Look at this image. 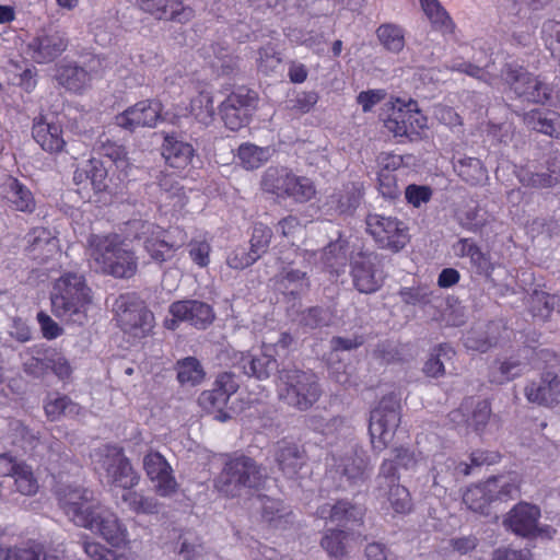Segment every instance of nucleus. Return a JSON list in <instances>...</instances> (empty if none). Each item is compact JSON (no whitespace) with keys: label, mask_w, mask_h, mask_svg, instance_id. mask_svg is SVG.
Here are the masks:
<instances>
[{"label":"nucleus","mask_w":560,"mask_h":560,"mask_svg":"<svg viewBox=\"0 0 560 560\" xmlns=\"http://www.w3.org/2000/svg\"><path fill=\"white\" fill-rule=\"evenodd\" d=\"M51 314L65 324L84 326L94 305V294L85 277L65 272L52 283L50 291Z\"/></svg>","instance_id":"obj_1"},{"label":"nucleus","mask_w":560,"mask_h":560,"mask_svg":"<svg viewBox=\"0 0 560 560\" xmlns=\"http://www.w3.org/2000/svg\"><path fill=\"white\" fill-rule=\"evenodd\" d=\"M267 478L266 469L245 455L230 457L214 479V488L226 498H237L259 489Z\"/></svg>","instance_id":"obj_2"},{"label":"nucleus","mask_w":560,"mask_h":560,"mask_svg":"<svg viewBox=\"0 0 560 560\" xmlns=\"http://www.w3.org/2000/svg\"><path fill=\"white\" fill-rule=\"evenodd\" d=\"M278 378L279 399L296 410L311 409L322 396V387L313 372L283 368Z\"/></svg>","instance_id":"obj_3"},{"label":"nucleus","mask_w":560,"mask_h":560,"mask_svg":"<svg viewBox=\"0 0 560 560\" xmlns=\"http://www.w3.org/2000/svg\"><path fill=\"white\" fill-rule=\"evenodd\" d=\"M59 505L78 526L105 535V518L97 510L100 504L88 489L63 488L58 491Z\"/></svg>","instance_id":"obj_4"},{"label":"nucleus","mask_w":560,"mask_h":560,"mask_svg":"<svg viewBox=\"0 0 560 560\" xmlns=\"http://www.w3.org/2000/svg\"><path fill=\"white\" fill-rule=\"evenodd\" d=\"M114 320L125 332L144 338L154 327V315L136 293L120 294L113 303Z\"/></svg>","instance_id":"obj_5"},{"label":"nucleus","mask_w":560,"mask_h":560,"mask_svg":"<svg viewBox=\"0 0 560 560\" xmlns=\"http://www.w3.org/2000/svg\"><path fill=\"white\" fill-rule=\"evenodd\" d=\"M401 419L400 398L395 394L384 396L371 410L369 432L372 447L382 452L390 443Z\"/></svg>","instance_id":"obj_6"},{"label":"nucleus","mask_w":560,"mask_h":560,"mask_svg":"<svg viewBox=\"0 0 560 560\" xmlns=\"http://www.w3.org/2000/svg\"><path fill=\"white\" fill-rule=\"evenodd\" d=\"M501 78L514 95L524 102L544 103L551 96V89L545 82L517 63H505L501 69Z\"/></svg>","instance_id":"obj_7"},{"label":"nucleus","mask_w":560,"mask_h":560,"mask_svg":"<svg viewBox=\"0 0 560 560\" xmlns=\"http://www.w3.org/2000/svg\"><path fill=\"white\" fill-rule=\"evenodd\" d=\"M353 287L363 294L377 292L384 283L382 258L375 252L360 250L350 257Z\"/></svg>","instance_id":"obj_8"},{"label":"nucleus","mask_w":560,"mask_h":560,"mask_svg":"<svg viewBox=\"0 0 560 560\" xmlns=\"http://www.w3.org/2000/svg\"><path fill=\"white\" fill-rule=\"evenodd\" d=\"M384 127L394 137L400 138V142L419 141L427 128V117L417 108V103L410 102L398 107L394 106L384 119Z\"/></svg>","instance_id":"obj_9"},{"label":"nucleus","mask_w":560,"mask_h":560,"mask_svg":"<svg viewBox=\"0 0 560 560\" xmlns=\"http://www.w3.org/2000/svg\"><path fill=\"white\" fill-rule=\"evenodd\" d=\"M365 224L366 232L381 248L399 252L409 241L406 224L397 218L369 213Z\"/></svg>","instance_id":"obj_10"},{"label":"nucleus","mask_w":560,"mask_h":560,"mask_svg":"<svg viewBox=\"0 0 560 560\" xmlns=\"http://www.w3.org/2000/svg\"><path fill=\"white\" fill-rule=\"evenodd\" d=\"M240 382L234 372H223L219 374L213 383V387L203 390L198 397V404L209 415H213L215 420L225 422L231 418L225 411L230 397L237 392Z\"/></svg>","instance_id":"obj_11"},{"label":"nucleus","mask_w":560,"mask_h":560,"mask_svg":"<svg viewBox=\"0 0 560 560\" xmlns=\"http://www.w3.org/2000/svg\"><path fill=\"white\" fill-rule=\"evenodd\" d=\"M258 102L255 91L240 88L232 92L221 104L220 113L225 126L235 131L249 122Z\"/></svg>","instance_id":"obj_12"},{"label":"nucleus","mask_w":560,"mask_h":560,"mask_svg":"<svg viewBox=\"0 0 560 560\" xmlns=\"http://www.w3.org/2000/svg\"><path fill=\"white\" fill-rule=\"evenodd\" d=\"M399 479L395 463L383 460L376 478L378 494L387 498L396 513L406 514L411 511L412 502L409 490L399 485Z\"/></svg>","instance_id":"obj_13"},{"label":"nucleus","mask_w":560,"mask_h":560,"mask_svg":"<svg viewBox=\"0 0 560 560\" xmlns=\"http://www.w3.org/2000/svg\"><path fill=\"white\" fill-rule=\"evenodd\" d=\"M168 312L172 318L165 320V327L172 330L177 328L179 322L188 323L198 329H205L214 319L212 307L206 302L198 300L173 302L168 307Z\"/></svg>","instance_id":"obj_14"},{"label":"nucleus","mask_w":560,"mask_h":560,"mask_svg":"<svg viewBox=\"0 0 560 560\" xmlns=\"http://www.w3.org/2000/svg\"><path fill=\"white\" fill-rule=\"evenodd\" d=\"M107 273L118 279H129L136 275L138 261L127 238L117 234L107 235Z\"/></svg>","instance_id":"obj_15"},{"label":"nucleus","mask_w":560,"mask_h":560,"mask_svg":"<svg viewBox=\"0 0 560 560\" xmlns=\"http://www.w3.org/2000/svg\"><path fill=\"white\" fill-rule=\"evenodd\" d=\"M144 470L151 481L155 482V491L161 497H170L176 492L177 482L167 460L158 452L149 453L143 458Z\"/></svg>","instance_id":"obj_16"},{"label":"nucleus","mask_w":560,"mask_h":560,"mask_svg":"<svg viewBox=\"0 0 560 560\" xmlns=\"http://www.w3.org/2000/svg\"><path fill=\"white\" fill-rule=\"evenodd\" d=\"M68 47L67 37L58 32H43L28 44L32 58L37 63H48L58 58Z\"/></svg>","instance_id":"obj_17"},{"label":"nucleus","mask_w":560,"mask_h":560,"mask_svg":"<svg viewBox=\"0 0 560 560\" xmlns=\"http://www.w3.org/2000/svg\"><path fill=\"white\" fill-rule=\"evenodd\" d=\"M161 105L154 101H141L115 117V124L128 130L153 127L160 118Z\"/></svg>","instance_id":"obj_18"},{"label":"nucleus","mask_w":560,"mask_h":560,"mask_svg":"<svg viewBox=\"0 0 560 560\" xmlns=\"http://www.w3.org/2000/svg\"><path fill=\"white\" fill-rule=\"evenodd\" d=\"M529 402L552 406L560 401V377L553 372H545L538 381H533L524 388Z\"/></svg>","instance_id":"obj_19"},{"label":"nucleus","mask_w":560,"mask_h":560,"mask_svg":"<svg viewBox=\"0 0 560 560\" xmlns=\"http://www.w3.org/2000/svg\"><path fill=\"white\" fill-rule=\"evenodd\" d=\"M129 226L140 231L142 235L150 234L144 238V248L154 261L164 262L172 257L175 247L164 240V231L159 226L141 221L131 222Z\"/></svg>","instance_id":"obj_20"},{"label":"nucleus","mask_w":560,"mask_h":560,"mask_svg":"<svg viewBox=\"0 0 560 560\" xmlns=\"http://www.w3.org/2000/svg\"><path fill=\"white\" fill-rule=\"evenodd\" d=\"M539 517L540 509L537 505L522 502L509 512L505 524L516 535L530 538L538 529Z\"/></svg>","instance_id":"obj_21"},{"label":"nucleus","mask_w":560,"mask_h":560,"mask_svg":"<svg viewBox=\"0 0 560 560\" xmlns=\"http://www.w3.org/2000/svg\"><path fill=\"white\" fill-rule=\"evenodd\" d=\"M25 250L33 260L45 264L59 250V240L48 228L36 226L28 232Z\"/></svg>","instance_id":"obj_22"},{"label":"nucleus","mask_w":560,"mask_h":560,"mask_svg":"<svg viewBox=\"0 0 560 560\" xmlns=\"http://www.w3.org/2000/svg\"><path fill=\"white\" fill-rule=\"evenodd\" d=\"M32 136L35 142L48 153H60L66 147L62 127L55 122H48L44 115L34 119Z\"/></svg>","instance_id":"obj_23"},{"label":"nucleus","mask_w":560,"mask_h":560,"mask_svg":"<svg viewBox=\"0 0 560 560\" xmlns=\"http://www.w3.org/2000/svg\"><path fill=\"white\" fill-rule=\"evenodd\" d=\"M137 3L159 20L185 23L192 18V10L179 0H137Z\"/></svg>","instance_id":"obj_24"},{"label":"nucleus","mask_w":560,"mask_h":560,"mask_svg":"<svg viewBox=\"0 0 560 560\" xmlns=\"http://www.w3.org/2000/svg\"><path fill=\"white\" fill-rule=\"evenodd\" d=\"M196 150L176 133H166L162 143V155L166 164L176 170L187 168L194 158Z\"/></svg>","instance_id":"obj_25"},{"label":"nucleus","mask_w":560,"mask_h":560,"mask_svg":"<svg viewBox=\"0 0 560 560\" xmlns=\"http://www.w3.org/2000/svg\"><path fill=\"white\" fill-rule=\"evenodd\" d=\"M233 368L249 377L257 380H267L277 371L278 362L269 354L261 353L259 355H252L249 353L235 354Z\"/></svg>","instance_id":"obj_26"},{"label":"nucleus","mask_w":560,"mask_h":560,"mask_svg":"<svg viewBox=\"0 0 560 560\" xmlns=\"http://www.w3.org/2000/svg\"><path fill=\"white\" fill-rule=\"evenodd\" d=\"M518 179L523 186L533 188H551L560 183V153H551L546 161V171L532 172L522 170Z\"/></svg>","instance_id":"obj_27"},{"label":"nucleus","mask_w":560,"mask_h":560,"mask_svg":"<svg viewBox=\"0 0 560 560\" xmlns=\"http://www.w3.org/2000/svg\"><path fill=\"white\" fill-rule=\"evenodd\" d=\"M275 459L283 475L288 478H293L305 464L306 454L299 444L281 440L277 444Z\"/></svg>","instance_id":"obj_28"},{"label":"nucleus","mask_w":560,"mask_h":560,"mask_svg":"<svg viewBox=\"0 0 560 560\" xmlns=\"http://www.w3.org/2000/svg\"><path fill=\"white\" fill-rule=\"evenodd\" d=\"M107 560H132L127 529L115 515L107 516Z\"/></svg>","instance_id":"obj_29"},{"label":"nucleus","mask_w":560,"mask_h":560,"mask_svg":"<svg viewBox=\"0 0 560 560\" xmlns=\"http://www.w3.org/2000/svg\"><path fill=\"white\" fill-rule=\"evenodd\" d=\"M316 515L322 520L347 525L359 523L363 517V509L350 503L347 500H339L336 503H324L317 508Z\"/></svg>","instance_id":"obj_30"},{"label":"nucleus","mask_w":560,"mask_h":560,"mask_svg":"<svg viewBox=\"0 0 560 560\" xmlns=\"http://www.w3.org/2000/svg\"><path fill=\"white\" fill-rule=\"evenodd\" d=\"M3 188L11 207L20 212L33 213L36 209V200L32 190L16 177L9 175Z\"/></svg>","instance_id":"obj_31"},{"label":"nucleus","mask_w":560,"mask_h":560,"mask_svg":"<svg viewBox=\"0 0 560 560\" xmlns=\"http://www.w3.org/2000/svg\"><path fill=\"white\" fill-rule=\"evenodd\" d=\"M55 78L59 85L73 93H82L92 82V74L74 63L58 65Z\"/></svg>","instance_id":"obj_32"},{"label":"nucleus","mask_w":560,"mask_h":560,"mask_svg":"<svg viewBox=\"0 0 560 560\" xmlns=\"http://www.w3.org/2000/svg\"><path fill=\"white\" fill-rule=\"evenodd\" d=\"M361 199V190L354 185H348L343 189L329 195L325 206L329 211L339 215H351L359 207Z\"/></svg>","instance_id":"obj_33"},{"label":"nucleus","mask_w":560,"mask_h":560,"mask_svg":"<svg viewBox=\"0 0 560 560\" xmlns=\"http://www.w3.org/2000/svg\"><path fill=\"white\" fill-rule=\"evenodd\" d=\"M527 128L537 132L557 137L560 133V115L550 109H533L524 115Z\"/></svg>","instance_id":"obj_34"},{"label":"nucleus","mask_w":560,"mask_h":560,"mask_svg":"<svg viewBox=\"0 0 560 560\" xmlns=\"http://www.w3.org/2000/svg\"><path fill=\"white\" fill-rule=\"evenodd\" d=\"M292 170L285 166H269L265 170L260 179V187L265 192L283 199Z\"/></svg>","instance_id":"obj_35"},{"label":"nucleus","mask_w":560,"mask_h":560,"mask_svg":"<svg viewBox=\"0 0 560 560\" xmlns=\"http://www.w3.org/2000/svg\"><path fill=\"white\" fill-rule=\"evenodd\" d=\"M453 166L457 175L469 185H479L488 178L486 167L477 158H454Z\"/></svg>","instance_id":"obj_36"},{"label":"nucleus","mask_w":560,"mask_h":560,"mask_svg":"<svg viewBox=\"0 0 560 560\" xmlns=\"http://www.w3.org/2000/svg\"><path fill=\"white\" fill-rule=\"evenodd\" d=\"M486 489L494 501L514 499L520 492V485L515 475L491 477L486 481Z\"/></svg>","instance_id":"obj_37"},{"label":"nucleus","mask_w":560,"mask_h":560,"mask_svg":"<svg viewBox=\"0 0 560 560\" xmlns=\"http://www.w3.org/2000/svg\"><path fill=\"white\" fill-rule=\"evenodd\" d=\"M110 482L114 487L124 489L125 491L131 490L139 483L140 476L133 469L130 462L125 457H119L112 464L108 470Z\"/></svg>","instance_id":"obj_38"},{"label":"nucleus","mask_w":560,"mask_h":560,"mask_svg":"<svg viewBox=\"0 0 560 560\" xmlns=\"http://www.w3.org/2000/svg\"><path fill=\"white\" fill-rule=\"evenodd\" d=\"M45 415L50 421L65 417H75L81 413V406L72 401L66 395H57L55 397H48L44 404Z\"/></svg>","instance_id":"obj_39"},{"label":"nucleus","mask_w":560,"mask_h":560,"mask_svg":"<svg viewBox=\"0 0 560 560\" xmlns=\"http://www.w3.org/2000/svg\"><path fill=\"white\" fill-rule=\"evenodd\" d=\"M316 195V187L312 179L299 176L292 172L283 200L291 199L298 203H305Z\"/></svg>","instance_id":"obj_40"},{"label":"nucleus","mask_w":560,"mask_h":560,"mask_svg":"<svg viewBox=\"0 0 560 560\" xmlns=\"http://www.w3.org/2000/svg\"><path fill=\"white\" fill-rule=\"evenodd\" d=\"M175 370L177 372V381L182 386H197L206 376L201 363L194 357H187L177 361Z\"/></svg>","instance_id":"obj_41"},{"label":"nucleus","mask_w":560,"mask_h":560,"mask_svg":"<svg viewBox=\"0 0 560 560\" xmlns=\"http://www.w3.org/2000/svg\"><path fill=\"white\" fill-rule=\"evenodd\" d=\"M293 261H288L281 267L278 278L279 283L287 290L290 289L291 294H300L310 287L307 272L302 269L293 268Z\"/></svg>","instance_id":"obj_42"},{"label":"nucleus","mask_w":560,"mask_h":560,"mask_svg":"<svg viewBox=\"0 0 560 560\" xmlns=\"http://www.w3.org/2000/svg\"><path fill=\"white\" fill-rule=\"evenodd\" d=\"M445 68L451 71L465 73L471 78L486 82L489 85H494L499 81V75L490 70L489 63L486 65L485 67H480L469 61L455 59L452 60L450 63H446Z\"/></svg>","instance_id":"obj_43"},{"label":"nucleus","mask_w":560,"mask_h":560,"mask_svg":"<svg viewBox=\"0 0 560 560\" xmlns=\"http://www.w3.org/2000/svg\"><path fill=\"white\" fill-rule=\"evenodd\" d=\"M526 366V363L512 358L505 361H495L490 366L489 380L491 383L503 384L520 376Z\"/></svg>","instance_id":"obj_44"},{"label":"nucleus","mask_w":560,"mask_h":560,"mask_svg":"<svg viewBox=\"0 0 560 560\" xmlns=\"http://www.w3.org/2000/svg\"><path fill=\"white\" fill-rule=\"evenodd\" d=\"M261 502V517L275 528H284L289 523L290 512H287L282 502L277 499L264 497Z\"/></svg>","instance_id":"obj_45"},{"label":"nucleus","mask_w":560,"mask_h":560,"mask_svg":"<svg viewBox=\"0 0 560 560\" xmlns=\"http://www.w3.org/2000/svg\"><path fill=\"white\" fill-rule=\"evenodd\" d=\"M455 352L450 345H440L433 349L430 358L423 365V372L430 377H441L445 374V363L454 357Z\"/></svg>","instance_id":"obj_46"},{"label":"nucleus","mask_w":560,"mask_h":560,"mask_svg":"<svg viewBox=\"0 0 560 560\" xmlns=\"http://www.w3.org/2000/svg\"><path fill=\"white\" fill-rule=\"evenodd\" d=\"M421 8L428 19L430 20L433 28L441 31L442 33H451L453 30V22L441 5L439 0H419Z\"/></svg>","instance_id":"obj_47"},{"label":"nucleus","mask_w":560,"mask_h":560,"mask_svg":"<svg viewBox=\"0 0 560 560\" xmlns=\"http://www.w3.org/2000/svg\"><path fill=\"white\" fill-rule=\"evenodd\" d=\"M376 36L383 47L394 54H398L405 47L404 30L396 24H382L376 30Z\"/></svg>","instance_id":"obj_48"},{"label":"nucleus","mask_w":560,"mask_h":560,"mask_svg":"<svg viewBox=\"0 0 560 560\" xmlns=\"http://www.w3.org/2000/svg\"><path fill=\"white\" fill-rule=\"evenodd\" d=\"M454 253L459 257H469L470 261L482 272L490 268V261L486 254L471 238H460L453 246Z\"/></svg>","instance_id":"obj_49"},{"label":"nucleus","mask_w":560,"mask_h":560,"mask_svg":"<svg viewBox=\"0 0 560 560\" xmlns=\"http://www.w3.org/2000/svg\"><path fill=\"white\" fill-rule=\"evenodd\" d=\"M121 501L126 503L128 509L136 514L159 513V501L153 497H147L138 491H124L121 494Z\"/></svg>","instance_id":"obj_50"},{"label":"nucleus","mask_w":560,"mask_h":560,"mask_svg":"<svg viewBox=\"0 0 560 560\" xmlns=\"http://www.w3.org/2000/svg\"><path fill=\"white\" fill-rule=\"evenodd\" d=\"M107 158L112 161V164L107 167V173L110 171L113 176L116 175L117 185L124 184L131 170L125 149L107 141Z\"/></svg>","instance_id":"obj_51"},{"label":"nucleus","mask_w":560,"mask_h":560,"mask_svg":"<svg viewBox=\"0 0 560 560\" xmlns=\"http://www.w3.org/2000/svg\"><path fill=\"white\" fill-rule=\"evenodd\" d=\"M349 249V242L347 238L339 235L336 241L330 242L323 250V260L324 264L332 269L338 270V268L343 267L347 262V255Z\"/></svg>","instance_id":"obj_52"},{"label":"nucleus","mask_w":560,"mask_h":560,"mask_svg":"<svg viewBox=\"0 0 560 560\" xmlns=\"http://www.w3.org/2000/svg\"><path fill=\"white\" fill-rule=\"evenodd\" d=\"M347 541V532L342 529H328L320 539V546L329 557L341 560L348 553Z\"/></svg>","instance_id":"obj_53"},{"label":"nucleus","mask_w":560,"mask_h":560,"mask_svg":"<svg viewBox=\"0 0 560 560\" xmlns=\"http://www.w3.org/2000/svg\"><path fill=\"white\" fill-rule=\"evenodd\" d=\"M237 156L244 168L256 170L270 159V150L269 148L244 143L240 145Z\"/></svg>","instance_id":"obj_54"},{"label":"nucleus","mask_w":560,"mask_h":560,"mask_svg":"<svg viewBox=\"0 0 560 560\" xmlns=\"http://www.w3.org/2000/svg\"><path fill=\"white\" fill-rule=\"evenodd\" d=\"M54 357L52 348H37L33 354L23 363V370L26 374L40 377L49 372V358Z\"/></svg>","instance_id":"obj_55"},{"label":"nucleus","mask_w":560,"mask_h":560,"mask_svg":"<svg viewBox=\"0 0 560 560\" xmlns=\"http://www.w3.org/2000/svg\"><path fill=\"white\" fill-rule=\"evenodd\" d=\"M158 184L161 189V196L164 197L165 200L172 201L173 208L180 209L185 206V190L173 175L161 174Z\"/></svg>","instance_id":"obj_56"},{"label":"nucleus","mask_w":560,"mask_h":560,"mask_svg":"<svg viewBox=\"0 0 560 560\" xmlns=\"http://www.w3.org/2000/svg\"><path fill=\"white\" fill-rule=\"evenodd\" d=\"M281 62V52L275 44L267 43L257 50L256 66L259 72L269 75L276 72Z\"/></svg>","instance_id":"obj_57"},{"label":"nucleus","mask_w":560,"mask_h":560,"mask_svg":"<svg viewBox=\"0 0 560 560\" xmlns=\"http://www.w3.org/2000/svg\"><path fill=\"white\" fill-rule=\"evenodd\" d=\"M392 163H387L385 168L382 170L378 174V191L381 195L389 200H395L400 197L401 190L397 185L396 176L388 170L389 165L393 168L397 167L401 159L392 156Z\"/></svg>","instance_id":"obj_58"},{"label":"nucleus","mask_w":560,"mask_h":560,"mask_svg":"<svg viewBox=\"0 0 560 560\" xmlns=\"http://www.w3.org/2000/svg\"><path fill=\"white\" fill-rule=\"evenodd\" d=\"M85 256L92 269L96 272H105V236L91 234L88 238Z\"/></svg>","instance_id":"obj_59"},{"label":"nucleus","mask_w":560,"mask_h":560,"mask_svg":"<svg viewBox=\"0 0 560 560\" xmlns=\"http://www.w3.org/2000/svg\"><path fill=\"white\" fill-rule=\"evenodd\" d=\"M16 490L23 495H33L38 490V482L27 464L21 462L13 475Z\"/></svg>","instance_id":"obj_60"},{"label":"nucleus","mask_w":560,"mask_h":560,"mask_svg":"<svg viewBox=\"0 0 560 560\" xmlns=\"http://www.w3.org/2000/svg\"><path fill=\"white\" fill-rule=\"evenodd\" d=\"M459 224L470 232L480 231L488 222V213L478 206L467 207L458 214Z\"/></svg>","instance_id":"obj_61"},{"label":"nucleus","mask_w":560,"mask_h":560,"mask_svg":"<svg viewBox=\"0 0 560 560\" xmlns=\"http://www.w3.org/2000/svg\"><path fill=\"white\" fill-rule=\"evenodd\" d=\"M463 502L474 512L483 513L485 509L492 502L486 481L481 485L470 487L463 495Z\"/></svg>","instance_id":"obj_62"},{"label":"nucleus","mask_w":560,"mask_h":560,"mask_svg":"<svg viewBox=\"0 0 560 560\" xmlns=\"http://www.w3.org/2000/svg\"><path fill=\"white\" fill-rule=\"evenodd\" d=\"M190 114L201 124L208 125L214 115L213 101L209 93H199L190 102Z\"/></svg>","instance_id":"obj_63"},{"label":"nucleus","mask_w":560,"mask_h":560,"mask_svg":"<svg viewBox=\"0 0 560 560\" xmlns=\"http://www.w3.org/2000/svg\"><path fill=\"white\" fill-rule=\"evenodd\" d=\"M341 467L342 476H345L350 483L357 485L364 481L368 463L363 457L359 455L346 457Z\"/></svg>","instance_id":"obj_64"}]
</instances>
